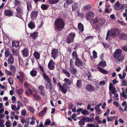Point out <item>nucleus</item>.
<instances>
[{"label":"nucleus","mask_w":127,"mask_h":127,"mask_svg":"<svg viewBox=\"0 0 127 127\" xmlns=\"http://www.w3.org/2000/svg\"><path fill=\"white\" fill-rule=\"evenodd\" d=\"M48 68L51 70H53L54 69V64L53 61L51 60L50 61L48 64Z\"/></svg>","instance_id":"nucleus-7"},{"label":"nucleus","mask_w":127,"mask_h":127,"mask_svg":"<svg viewBox=\"0 0 127 127\" xmlns=\"http://www.w3.org/2000/svg\"><path fill=\"white\" fill-rule=\"evenodd\" d=\"M97 68L99 71L102 73L105 74H108V72L107 71L99 67H97Z\"/></svg>","instance_id":"nucleus-23"},{"label":"nucleus","mask_w":127,"mask_h":127,"mask_svg":"<svg viewBox=\"0 0 127 127\" xmlns=\"http://www.w3.org/2000/svg\"><path fill=\"white\" fill-rule=\"evenodd\" d=\"M99 85H100L101 86L102 85H105V81H100L99 82Z\"/></svg>","instance_id":"nucleus-60"},{"label":"nucleus","mask_w":127,"mask_h":127,"mask_svg":"<svg viewBox=\"0 0 127 127\" xmlns=\"http://www.w3.org/2000/svg\"><path fill=\"white\" fill-rule=\"evenodd\" d=\"M46 88L48 89L51 90L52 88V84L50 81L47 82L46 84Z\"/></svg>","instance_id":"nucleus-21"},{"label":"nucleus","mask_w":127,"mask_h":127,"mask_svg":"<svg viewBox=\"0 0 127 127\" xmlns=\"http://www.w3.org/2000/svg\"><path fill=\"white\" fill-rule=\"evenodd\" d=\"M50 3L54 4L58 2L59 0H48Z\"/></svg>","instance_id":"nucleus-38"},{"label":"nucleus","mask_w":127,"mask_h":127,"mask_svg":"<svg viewBox=\"0 0 127 127\" xmlns=\"http://www.w3.org/2000/svg\"><path fill=\"white\" fill-rule=\"evenodd\" d=\"M99 66L104 67L106 66V62L105 61H102L100 62L98 64Z\"/></svg>","instance_id":"nucleus-27"},{"label":"nucleus","mask_w":127,"mask_h":127,"mask_svg":"<svg viewBox=\"0 0 127 127\" xmlns=\"http://www.w3.org/2000/svg\"><path fill=\"white\" fill-rule=\"evenodd\" d=\"M21 3L18 0H15V6H19Z\"/></svg>","instance_id":"nucleus-52"},{"label":"nucleus","mask_w":127,"mask_h":127,"mask_svg":"<svg viewBox=\"0 0 127 127\" xmlns=\"http://www.w3.org/2000/svg\"><path fill=\"white\" fill-rule=\"evenodd\" d=\"M86 89L90 92H92L94 90V87L90 85H87L86 87Z\"/></svg>","instance_id":"nucleus-10"},{"label":"nucleus","mask_w":127,"mask_h":127,"mask_svg":"<svg viewBox=\"0 0 127 127\" xmlns=\"http://www.w3.org/2000/svg\"><path fill=\"white\" fill-rule=\"evenodd\" d=\"M84 121H85L86 122H90V118L88 117H84L83 118Z\"/></svg>","instance_id":"nucleus-54"},{"label":"nucleus","mask_w":127,"mask_h":127,"mask_svg":"<svg viewBox=\"0 0 127 127\" xmlns=\"http://www.w3.org/2000/svg\"><path fill=\"white\" fill-rule=\"evenodd\" d=\"M43 76L45 80L46 81L48 82L50 81V79L48 76L45 73H43Z\"/></svg>","instance_id":"nucleus-31"},{"label":"nucleus","mask_w":127,"mask_h":127,"mask_svg":"<svg viewBox=\"0 0 127 127\" xmlns=\"http://www.w3.org/2000/svg\"><path fill=\"white\" fill-rule=\"evenodd\" d=\"M122 52V50L118 49L116 50L113 54V57L116 59L118 63L122 62L124 60L123 57L121 56Z\"/></svg>","instance_id":"nucleus-3"},{"label":"nucleus","mask_w":127,"mask_h":127,"mask_svg":"<svg viewBox=\"0 0 127 127\" xmlns=\"http://www.w3.org/2000/svg\"><path fill=\"white\" fill-rule=\"evenodd\" d=\"M78 7L77 3L76 2H73L72 4V8L73 11H75Z\"/></svg>","instance_id":"nucleus-28"},{"label":"nucleus","mask_w":127,"mask_h":127,"mask_svg":"<svg viewBox=\"0 0 127 127\" xmlns=\"http://www.w3.org/2000/svg\"><path fill=\"white\" fill-rule=\"evenodd\" d=\"M70 70L71 73L74 74H75L77 72L76 69L74 68L73 65L70 66Z\"/></svg>","instance_id":"nucleus-22"},{"label":"nucleus","mask_w":127,"mask_h":127,"mask_svg":"<svg viewBox=\"0 0 127 127\" xmlns=\"http://www.w3.org/2000/svg\"><path fill=\"white\" fill-rule=\"evenodd\" d=\"M94 16V13L91 12L87 13L86 14V18L88 20L93 18Z\"/></svg>","instance_id":"nucleus-8"},{"label":"nucleus","mask_w":127,"mask_h":127,"mask_svg":"<svg viewBox=\"0 0 127 127\" xmlns=\"http://www.w3.org/2000/svg\"><path fill=\"white\" fill-rule=\"evenodd\" d=\"M5 125L6 127H9L11 125L10 121H8L6 122L5 123Z\"/></svg>","instance_id":"nucleus-61"},{"label":"nucleus","mask_w":127,"mask_h":127,"mask_svg":"<svg viewBox=\"0 0 127 127\" xmlns=\"http://www.w3.org/2000/svg\"><path fill=\"white\" fill-rule=\"evenodd\" d=\"M87 126L88 127H96V126L93 124H88Z\"/></svg>","instance_id":"nucleus-57"},{"label":"nucleus","mask_w":127,"mask_h":127,"mask_svg":"<svg viewBox=\"0 0 127 127\" xmlns=\"http://www.w3.org/2000/svg\"><path fill=\"white\" fill-rule=\"evenodd\" d=\"M37 73V71L33 69L30 72L31 75L32 77L35 76L36 75Z\"/></svg>","instance_id":"nucleus-24"},{"label":"nucleus","mask_w":127,"mask_h":127,"mask_svg":"<svg viewBox=\"0 0 127 127\" xmlns=\"http://www.w3.org/2000/svg\"><path fill=\"white\" fill-rule=\"evenodd\" d=\"M19 42L18 41H14L12 43V47L13 48L14 47H18L19 46Z\"/></svg>","instance_id":"nucleus-20"},{"label":"nucleus","mask_w":127,"mask_h":127,"mask_svg":"<svg viewBox=\"0 0 127 127\" xmlns=\"http://www.w3.org/2000/svg\"><path fill=\"white\" fill-rule=\"evenodd\" d=\"M10 69L11 71L13 72H15L16 71L15 67L12 65H11L10 66Z\"/></svg>","instance_id":"nucleus-40"},{"label":"nucleus","mask_w":127,"mask_h":127,"mask_svg":"<svg viewBox=\"0 0 127 127\" xmlns=\"http://www.w3.org/2000/svg\"><path fill=\"white\" fill-rule=\"evenodd\" d=\"M93 57L95 59L97 57V53L95 51H93Z\"/></svg>","instance_id":"nucleus-58"},{"label":"nucleus","mask_w":127,"mask_h":127,"mask_svg":"<svg viewBox=\"0 0 127 127\" xmlns=\"http://www.w3.org/2000/svg\"><path fill=\"white\" fill-rule=\"evenodd\" d=\"M75 64L76 65L80 67L83 65V63L82 61L79 59L78 58L76 59Z\"/></svg>","instance_id":"nucleus-9"},{"label":"nucleus","mask_w":127,"mask_h":127,"mask_svg":"<svg viewBox=\"0 0 127 127\" xmlns=\"http://www.w3.org/2000/svg\"><path fill=\"white\" fill-rule=\"evenodd\" d=\"M119 31L117 29H111L110 30H109L107 33L106 40L109 41L110 40V36L117 37L119 35Z\"/></svg>","instance_id":"nucleus-2"},{"label":"nucleus","mask_w":127,"mask_h":127,"mask_svg":"<svg viewBox=\"0 0 127 127\" xmlns=\"http://www.w3.org/2000/svg\"><path fill=\"white\" fill-rule=\"evenodd\" d=\"M29 109L30 111L32 113H34V108L31 106H29Z\"/></svg>","instance_id":"nucleus-53"},{"label":"nucleus","mask_w":127,"mask_h":127,"mask_svg":"<svg viewBox=\"0 0 127 127\" xmlns=\"http://www.w3.org/2000/svg\"><path fill=\"white\" fill-rule=\"evenodd\" d=\"M81 113L85 115H87L88 114V111L86 110H83L81 111Z\"/></svg>","instance_id":"nucleus-41"},{"label":"nucleus","mask_w":127,"mask_h":127,"mask_svg":"<svg viewBox=\"0 0 127 127\" xmlns=\"http://www.w3.org/2000/svg\"><path fill=\"white\" fill-rule=\"evenodd\" d=\"M26 110L25 109H23L21 111V115L23 116H25L26 115Z\"/></svg>","instance_id":"nucleus-47"},{"label":"nucleus","mask_w":127,"mask_h":127,"mask_svg":"<svg viewBox=\"0 0 127 127\" xmlns=\"http://www.w3.org/2000/svg\"><path fill=\"white\" fill-rule=\"evenodd\" d=\"M91 24H93L94 25H96L97 26V29L98 28V25H97V24L98 23V21L97 20V17H95L94 19H92L91 21Z\"/></svg>","instance_id":"nucleus-11"},{"label":"nucleus","mask_w":127,"mask_h":127,"mask_svg":"<svg viewBox=\"0 0 127 127\" xmlns=\"http://www.w3.org/2000/svg\"><path fill=\"white\" fill-rule=\"evenodd\" d=\"M94 109L95 110V113L98 115H99L101 113L102 111L99 108L95 107Z\"/></svg>","instance_id":"nucleus-34"},{"label":"nucleus","mask_w":127,"mask_h":127,"mask_svg":"<svg viewBox=\"0 0 127 127\" xmlns=\"http://www.w3.org/2000/svg\"><path fill=\"white\" fill-rule=\"evenodd\" d=\"M38 32H35L33 33H31L30 35V37L32 38L33 39H35L37 36Z\"/></svg>","instance_id":"nucleus-19"},{"label":"nucleus","mask_w":127,"mask_h":127,"mask_svg":"<svg viewBox=\"0 0 127 127\" xmlns=\"http://www.w3.org/2000/svg\"><path fill=\"white\" fill-rule=\"evenodd\" d=\"M91 7V6L90 5H89L85 6L84 8V9L85 10H90Z\"/></svg>","instance_id":"nucleus-50"},{"label":"nucleus","mask_w":127,"mask_h":127,"mask_svg":"<svg viewBox=\"0 0 127 127\" xmlns=\"http://www.w3.org/2000/svg\"><path fill=\"white\" fill-rule=\"evenodd\" d=\"M75 36V35L74 33L72 32L70 33L67 38V43L69 44L73 42L74 41L73 39Z\"/></svg>","instance_id":"nucleus-4"},{"label":"nucleus","mask_w":127,"mask_h":127,"mask_svg":"<svg viewBox=\"0 0 127 127\" xmlns=\"http://www.w3.org/2000/svg\"><path fill=\"white\" fill-rule=\"evenodd\" d=\"M60 87L61 91L64 94L66 93L67 91V89L69 88L68 86L65 83L62 86L60 85Z\"/></svg>","instance_id":"nucleus-5"},{"label":"nucleus","mask_w":127,"mask_h":127,"mask_svg":"<svg viewBox=\"0 0 127 127\" xmlns=\"http://www.w3.org/2000/svg\"><path fill=\"white\" fill-rule=\"evenodd\" d=\"M4 13L5 15L7 16H11L12 14V13L11 11L7 10L4 11Z\"/></svg>","instance_id":"nucleus-30"},{"label":"nucleus","mask_w":127,"mask_h":127,"mask_svg":"<svg viewBox=\"0 0 127 127\" xmlns=\"http://www.w3.org/2000/svg\"><path fill=\"white\" fill-rule=\"evenodd\" d=\"M16 10L17 13H20L22 12V10H21L20 8L18 7L17 8Z\"/></svg>","instance_id":"nucleus-55"},{"label":"nucleus","mask_w":127,"mask_h":127,"mask_svg":"<svg viewBox=\"0 0 127 127\" xmlns=\"http://www.w3.org/2000/svg\"><path fill=\"white\" fill-rule=\"evenodd\" d=\"M11 50L13 55L16 56L18 55V53L16 50H14L13 48H12Z\"/></svg>","instance_id":"nucleus-36"},{"label":"nucleus","mask_w":127,"mask_h":127,"mask_svg":"<svg viewBox=\"0 0 127 127\" xmlns=\"http://www.w3.org/2000/svg\"><path fill=\"white\" fill-rule=\"evenodd\" d=\"M78 123L80 125H83L85 124V121L82 119L78 122Z\"/></svg>","instance_id":"nucleus-44"},{"label":"nucleus","mask_w":127,"mask_h":127,"mask_svg":"<svg viewBox=\"0 0 127 127\" xmlns=\"http://www.w3.org/2000/svg\"><path fill=\"white\" fill-rule=\"evenodd\" d=\"M33 55L36 60H38L40 59V54L37 51H35Z\"/></svg>","instance_id":"nucleus-18"},{"label":"nucleus","mask_w":127,"mask_h":127,"mask_svg":"<svg viewBox=\"0 0 127 127\" xmlns=\"http://www.w3.org/2000/svg\"><path fill=\"white\" fill-rule=\"evenodd\" d=\"M27 9L30 11L32 9V6L31 2H27Z\"/></svg>","instance_id":"nucleus-33"},{"label":"nucleus","mask_w":127,"mask_h":127,"mask_svg":"<svg viewBox=\"0 0 127 127\" xmlns=\"http://www.w3.org/2000/svg\"><path fill=\"white\" fill-rule=\"evenodd\" d=\"M52 57L55 59L58 55V51L57 49H54L52 50L51 53Z\"/></svg>","instance_id":"nucleus-6"},{"label":"nucleus","mask_w":127,"mask_h":127,"mask_svg":"<svg viewBox=\"0 0 127 127\" xmlns=\"http://www.w3.org/2000/svg\"><path fill=\"white\" fill-rule=\"evenodd\" d=\"M23 93V91L22 89H20L18 90V93L20 94H22Z\"/></svg>","instance_id":"nucleus-56"},{"label":"nucleus","mask_w":127,"mask_h":127,"mask_svg":"<svg viewBox=\"0 0 127 127\" xmlns=\"http://www.w3.org/2000/svg\"><path fill=\"white\" fill-rule=\"evenodd\" d=\"M8 81L9 84H13V81L12 78H9L8 79Z\"/></svg>","instance_id":"nucleus-48"},{"label":"nucleus","mask_w":127,"mask_h":127,"mask_svg":"<svg viewBox=\"0 0 127 127\" xmlns=\"http://www.w3.org/2000/svg\"><path fill=\"white\" fill-rule=\"evenodd\" d=\"M49 7V5L47 4H42L41 6V9L43 10L47 9Z\"/></svg>","instance_id":"nucleus-35"},{"label":"nucleus","mask_w":127,"mask_h":127,"mask_svg":"<svg viewBox=\"0 0 127 127\" xmlns=\"http://www.w3.org/2000/svg\"><path fill=\"white\" fill-rule=\"evenodd\" d=\"M117 22L119 23L121 25L123 26H125L126 25V23H125L123 21H121L118 20L117 21Z\"/></svg>","instance_id":"nucleus-59"},{"label":"nucleus","mask_w":127,"mask_h":127,"mask_svg":"<svg viewBox=\"0 0 127 127\" xmlns=\"http://www.w3.org/2000/svg\"><path fill=\"white\" fill-rule=\"evenodd\" d=\"M33 96L36 100H40L41 99L40 97L36 94L34 95Z\"/></svg>","instance_id":"nucleus-49"},{"label":"nucleus","mask_w":127,"mask_h":127,"mask_svg":"<svg viewBox=\"0 0 127 127\" xmlns=\"http://www.w3.org/2000/svg\"><path fill=\"white\" fill-rule=\"evenodd\" d=\"M122 48L123 50L127 51V45L122 47Z\"/></svg>","instance_id":"nucleus-63"},{"label":"nucleus","mask_w":127,"mask_h":127,"mask_svg":"<svg viewBox=\"0 0 127 127\" xmlns=\"http://www.w3.org/2000/svg\"><path fill=\"white\" fill-rule=\"evenodd\" d=\"M109 88L110 91H111L112 89H115V88L113 87V84L111 83H110Z\"/></svg>","instance_id":"nucleus-42"},{"label":"nucleus","mask_w":127,"mask_h":127,"mask_svg":"<svg viewBox=\"0 0 127 127\" xmlns=\"http://www.w3.org/2000/svg\"><path fill=\"white\" fill-rule=\"evenodd\" d=\"M120 4L118 1H117L115 4L114 7L116 10H118L120 8Z\"/></svg>","instance_id":"nucleus-29"},{"label":"nucleus","mask_w":127,"mask_h":127,"mask_svg":"<svg viewBox=\"0 0 127 127\" xmlns=\"http://www.w3.org/2000/svg\"><path fill=\"white\" fill-rule=\"evenodd\" d=\"M63 71L64 73H65V75L67 76L68 77H70V74L67 70L64 69L63 70Z\"/></svg>","instance_id":"nucleus-37"},{"label":"nucleus","mask_w":127,"mask_h":127,"mask_svg":"<svg viewBox=\"0 0 127 127\" xmlns=\"http://www.w3.org/2000/svg\"><path fill=\"white\" fill-rule=\"evenodd\" d=\"M126 5L124 4H121L120 5V8L122 10H123L124 9Z\"/></svg>","instance_id":"nucleus-51"},{"label":"nucleus","mask_w":127,"mask_h":127,"mask_svg":"<svg viewBox=\"0 0 127 127\" xmlns=\"http://www.w3.org/2000/svg\"><path fill=\"white\" fill-rule=\"evenodd\" d=\"M72 55L73 57L75 58L76 59L78 58L76 53L75 51L73 52L72 53Z\"/></svg>","instance_id":"nucleus-46"},{"label":"nucleus","mask_w":127,"mask_h":127,"mask_svg":"<svg viewBox=\"0 0 127 127\" xmlns=\"http://www.w3.org/2000/svg\"><path fill=\"white\" fill-rule=\"evenodd\" d=\"M28 26L31 29H32L35 27V23L34 22H31L28 24Z\"/></svg>","instance_id":"nucleus-17"},{"label":"nucleus","mask_w":127,"mask_h":127,"mask_svg":"<svg viewBox=\"0 0 127 127\" xmlns=\"http://www.w3.org/2000/svg\"><path fill=\"white\" fill-rule=\"evenodd\" d=\"M38 91L42 95L45 96V93L43 92L44 87L42 85L40 86L39 87Z\"/></svg>","instance_id":"nucleus-12"},{"label":"nucleus","mask_w":127,"mask_h":127,"mask_svg":"<svg viewBox=\"0 0 127 127\" xmlns=\"http://www.w3.org/2000/svg\"><path fill=\"white\" fill-rule=\"evenodd\" d=\"M54 25L55 30L60 31L64 28L65 23L62 18H58L55 20Z\"/></svg>","instance_id":"nucleus-1"},{"label":"nucleus","mask_w":127,"mask_h":127,"mask_svg":"<svg viewBox=\"0 0 127 127\" xmlns=\"http://www.w3.org/2000/svg\"><path fill=\"white\" fill-rule=\"evenodd\" d=\"M119 38L121 39L127 40V34L122 33L120 35Z\"/></svg>","instance_id":"nucleus-16"},{"label":"nucleus","mask_w":127,"mask_h":127,"mask_svg":"<svg viewBox=\"0 0 127 127\" xmlns=\"http://www.w3.org/2000/svg\"><path fill=\"white\" fill-rule=\"evenodd\" d=\"M19 73L20 76L22 78H23L25 77V75L23 72L21 71L19 72Z\"/></svg>","instance_id":"nucleus-62"},{"label":"nucleus","mask_w":127,"mask_h":127,"mask_svg":"<svg viewBox=\"0 0 127 127\" xmlns=\"http://www.w3.org/2000/svg\"><path fill=\"white\" fill-rule=\"evenodd\" d=\"M11 108L13 110H15L16 108V105H13V104H11Z\"/></svg>","instance_id":"nucleus-64"},{"label":"nucleus","mask_w":127,"mask_h":127,"mask_svg":"<svg viewBox=\"0 0 127 127\" xmlns=\"http://www.w3.org/2000/svg\"><path fill=\"white\" fill-rule=\"evenodd\" d=\"M105 20L103 18L100 19L98 20V23L100 25H102L104 24L105 23Z\"/></svg>","instance_id":"nucleus-26"},{"label":"nucleus","mask_w":127,"mask_h":127,"mask_svg":"<svg viewBox=\"0 0 127 127\" xmlns=\"http://www.w3.org/2000/svg\"><path fill=\"white\" fill-rule=\"evenodd\" d=\"M37 15V12L36 11H33L32 12L31 14V18L32 19H34L36 18Z\"/></svg>","instance_id":"nucleus-14"},{"label":"nucleus","mask_w":127,"mask_h":127,"mask_svg":"<svg viewBox=\"0 0 127 127\" xmlns=\"http://www.w3.org/2000/svg\"><path fill=\"white\" fill-rule=\"evenodd\" d=\"M51 123V121L49 119H46L44 123V125L46 126L49 125Z\"/></svg>","instance_id":"nucleus-39"},{"label":"nucleus","mask_w":127,"mask_h":127,"mask_svg":"<svg viewBox=\"0 0 127 127\" xmlns=\"http://www.w3.org/2000/svg\"><path fill=\"white\" fill-rule=\"evenodd\" d=\"M23 56L24 57H27L28 56L29 51L26 49H24L22 51Z\"/></svg>","instance_id":"nucleus-15"},{"label":"nucleus","mask_w":127,"mask_h":127,"mask_svg":"<svg viewBox=\"0 0 127 127\" xmlns=\"http://www.w3.org/2000/svg\"><path fill=\"white\" fill-rule=\"evenodd\" d=\"M122 93V96L125 98H127V95L125 94V92L124 91L125 90L124 89H123Z\"/></svg>","instance_id":"nucleus-45"},{"label":"nucleus","mask_w":127,"mask_h":127,"mask_svg":"<svg viewBox=\"0 0 127 127\" xmlns=\"http://www.w3.org/2000/svg\"><path fill=\"white\" fill-rule=\"evenodd\" d=\"M64 81L69 85H70L71 84V81L68 79L65 78L64 79Z\"/></svg>","instance_id":"nucleus-43"},{"label":"nucleus","mask_w":127,"mask_h":127,"mask_svg":"<svg viewBox=\"0 0 127 127\" xmlns=\"http://www.w3.org/2000/svg\"><path fill=\"white\" fill-rule=\"evenodd\" d=\"M82 81L81 80H78L77 82L76 86L78 88H80L82 86Z\"/></svg>","instance_id":"nucleus-32"},{"label":"nucleus","mask_w":127,"mask_h":127,"mask_svg":"<svg viewBox=\"0 0 127 127\" xmlns=\"http://www.w3.org/2000/svg\"><path fill=\"white\" fill-rule=\"evenodd\" d=\"M78 28L81 32H83L84 30L83 26L81 23H79L78 25Z\"/></svg>","instance_id":"nucleus-25"},{"label":"nucleus","mask_w":127,"mask_h":127,"mask_svg":"<svg viewBox=\"0 0 127 127\" xmlns=\"http://www.w3.org/2000/svg\"><path fill=\"white\" fill-rule=\"evenodd\" d=\"M8 63L9 64H12L14 62V59L11 54L10 55L8 60Z\"/></svg>","instance_id":"nucleus-13"}]
</instances>
